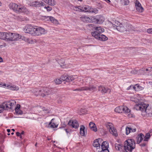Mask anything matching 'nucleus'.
I'll use <instances>...</instances> for the list:
<instances>
[{
  "mask_svg": "<svg viewBox=\"0 0 152 152\" xmlns=\"http://www.w3.org/2000/svg\"><path fill=\"white\" fill-rule=\"evenodd\" d=\"M94 31L91 33L92 36L96 39L102 41H105L108 39V38L102 33L104 31V29L101 26L94 27Z\"/></svg>",
  "mask_w": 152,
  "mask_h": 152,
  "instance_id": "obj_1",
  "label": "nucleus"
},
{
  "mask_svg": "<svg viewBox=\"0 0 152 152\" xmlns=\"http://www.w3.org/2000/svg\"><path fill=\"white\" fill-rule=\"evenodd\" d=\"M94 31L91 33L92 36L96 39L102 41H105L108 39V38L102 33L104 31V29L101 26L94 27Z\"/></svg>",
  "mask_w": 152,
  "mask_h": 152,
  "instance_id": "obj_2",
  "label": "nucleus"
},
{
  "mask_svg": "<svg viewBox=\"0 0 152 152\" xmlns=\"http://www.w3.org/2000/svg\"><path fill=\"white\" fill-rule=\"evenodd\" d=\"M9 8L17 13H24L27 14L28 12V10L24 6L19 4L12 3L9 5Z\"/></svg>",
  "mask_w": 152,
  "mask_h": 152,
  "instance_id": "obj_3",
  "label": "nucleus"
},
{
  "mask_svg": "<svg viewBox=\"0 0 152 152\" xmlns=\"http://www.w3.org/2000/svg\"><path fill=\"white\" fill-rule=\"evenodd\" d=\"M135 147V143L133 139L127 140L124 143V148L127 152H132Z\"/></svg>",
  "mask_w": 152,
  "mask_h": 152,
  "instance_id": "obj_4",
  "label": "nucleus"
},
{
  "mask_svg": "<svg viewBox=\"0 0 152 152\" xmlns=\"http://www.w3.org/2000/svg\"><path fill=\"white\" fill-rule=\"evenodd\" d=\"M7 41H17L21 38V35L15 33L10 32H7Z\"/></svg>",
  "mask_w": 152,
  "mask_h": 152,
  "instance_id": "obj_5",
  "label": "nucleus"
},
{
  "mask_svg": "<svg viewBox=\"0 0 152 152\" xmlns=\"http://www.w3.org/2000/svg\"><path fill=\"white\" fill-rule=\"evenodd\" d=\"M148 105V104H145L144 103L142 102L140 104H136L135 108L137 110H141L143 113H146V114L149 115L150 113L147 110Z\"/></svg>",
  "mask_w": 152,
  "mask_h": 152,
  "instance_id": "obj_6",
  "label": "nucleus"
},
{
  "mask_svg": "<svg viewBox=\"0 0 152 152\" xmlns=\"http://www.w3.org/2000/svg\"><path fill=\"white\" fill-rule=\"evenodd\" d=\"M16 103V102L14 100H11L8 102H6L3 103V106L5 110H13Z\"/></svg>",
  "mask_w": 152,
  "mask_h": 152,
  "instance_id": "obj_7",
  "label": "nucleus"
},
{
  "mask_svg": "<svg viewBox=\"0 0 152 152\" xmlns=\"http://www.w3.org/2000/svg\"><path fill=\"white\" fill-rule=\"evenodd\" d=\"M96 90V88L93 85H89V86H85L80 88L73 90V91H90L93 92Z\"/></svg>",
  "mask_w": 152,
  "mask_h": 152,
  "instance_id": "obj_8",
  "label": "nucleus"
},
{
  "mask_svg": "<svg viewBox=\"0 0 152 152\" xmlns=\"http://www.w3.org/2000/svg\"><path fill=\"white\" fill-rule=\"evenodd\" d=\"M92 23H95L101 24L104 20V18L102 15H98L92 17Z\"/></svg>",
  "mask_w": 152,
  "mask_h": 152,
  "instance_id": "obj_9",
  "label": "nucleus"
},
{
  "mask_svg": "<svg viewBox=\"0 0 152 152\" xmlns=\"http://www.w3.org/2000/svg\"><path fill=\"white\" fill-rule=\"evenodd\" d=\"M115 111L119 113H129L130 110L126 106H120L117 107L115 109Z\"/></svg>",
  "mask_w": 152,
  "mask_h": 152,
  "instance_id": "obj_10",
  "label": "nucleus"
},
{
  "mask_svg": "<svg viewBox=\"0 0 152 152\" xmlns=\"http://www.w3.org/2000/svg\"><path fill=\"white\" fill-rule=\"evenodd\" d=\"M47 32V30L41 27L34 28V31L33 33L34 36H39L41 34H46Z\"/></svg>",
  "mask_w": 152,
  "mask_h": 152,
  "instance_id": "obj_11",
  "label": "nucleus"
},
{
  "mask_svg": "<svg viewBox=\"0 0 152 152\" xmlns=\"http://www.w3.org/2000/svg\"><path fill=\"white\" fill-rule=\"evenodd\" d=\"M84 11L97 13L98 12V10L96 9H94L90 7L88 5L83 6H81V12Z\"/></svg>",
  "mask_w": 152,
  "mask_h": 152,
  "instance_id": "obj_12",
  "label": "nucleus"
},
{
  "mask_svg": "<svg viewBox=\"0 0 152 152\" xmlns=\"http://www.w3.org/2000/svg\"><path fill=\"white\" fill-rule=\"evenodd\" d=\"M34 27L31 25H28L26 26L23 29V31L26 33L31 34L33 35Z\"/></svg>",
  "mask_w": 152,
  "mask_h": 152,
  "instance_id": "obj_13",
  "label": "nucleus"
},
{
  "mask_svg": "<svg viewBox=\"0 0 152 152\" xmlns=\"http://www.w3.org/2000/svg\"><path fill=\"white\" fill-rule=\"evenodd\" d=\"M35 91L36 92H38V94L39 95L42 96L43 97L45 96L46 95H48L50 93V91H48V90L47 88H45L43 90V91H42V90H39L37 89H35Z\"/></svg>",
  "mask_w": 152,
  "mask_h": 152,
  "instance_id": "obj_14",
  "label": "nucleus"
},
{
  "mask_svg": "<svg viewBox=\"0 0 152 152\" xmlns=\"http://www.w3.org/2000/svg\"><path fill=\"white\" fill-rule=\"evenodd\" d=\"M92 16L88 17L87 16H82L80 17V20L86 23H92Z\"/></svg>",
  "mask_w": 152,
  "mask_h": 152,
  "instance_id": "obj_15",
  "label": "nucleus"
},
{
  "mask_svg": "<svg viewBox=\"0 0 152 152\" xmlns=\"http://www.w3.org/2000/svg\"><path fill=\"white\" fill-rule=\"evenodd\" d=\"M68 124L70 126L75 129L78 128L79 126V124L76 120H71L68 123Z\"/></svg>",
  "mask_w": 152,
  "mask_h": 152,
  "instance_id": "obj_16",
  "label": "nucleus"
},
{
  "mask_svg": "<svg viewBox=\"0 0 152 152\" xmlns=\"http://www.w3.org/2000/svg\"><path fill=\"white\" fill-rule=\"evenodd\" d=\"M98 91H100L102 93L104 94L107 92L110 93V90L108 88H105L103 86H100L98 87Z\"/></svg>",
  "mask_w": 152,
  "mask_h": 152,
  "instance_id": "obj_17",
  "label": "nucleus"
},
{
  "mask_svg": "<svg viewBox=\"0 0 152 152\" xmlns=\"http://www.w3.org/2000/svg\"><path fill=\"white\" fill-rule=\"evenodd\" d=\"M126 27H125V24L124 25L121 23L120 26H118V27L116 28V29L119 31L121 32H123L126 31Z\"/></svg>",
  "mask_w": 152,
  "mask_h": 152,
  "instance_id": "obj_18",
  "label": "nucleus"
},
{
  "mask_svg": "<svg viewBox=\"0 0 152 152\" xmlns=\"http://www.w3.org/2000/svg\"><path fill=\"white\" fill-rule=\"evenodd\" d=\"M54 118H53L51 120L50 122L48 124V127L53 128H56L58 127V125L54 123Z\"/></svg>",
  "mask_w": 152,
  "mask_h": 152,
  "instance_id": "obj_19",
  "label": "nucleus"
},
{
  "mask_svg": "<svg viewBox=\"0 0 152 152\" xmlns=\"http://www.w3.org/2000/svg\"><path fill=\"white\" fill-rule=\"evenodd\" d=\"M144 137V135L143 134L140 133L136 137L137 143L139 144L141 142L142 140Z\"/></svg>",
  "mask_w": 152,
  "mask_h": 152,
  "instance_id": "obj_20",
  "label": "nucleus"
},
{
  "mask_svg": "<svg viewBox=\"0 0 152 152\" xmlns=\"http://www.w3.org/2000/svg\"><path fill=\"white\" fill-rule=\"evenodd\" d=\"M49 5L53 6L56 4V2L54 0H42Z\"/></svg>",
  "mask_w": 152,
  "mask_h": 152,
  "instance_id": "obj_21",
  "label": "nucleus"
},
{
  "mask_svg": "<svg viewBox=\"0 0 152 152\" xmlns=\"http://www.w3.org/2000/svg\"><path fill=\"white\" fill-rule=\"evenodd\" d=\"M89 126L90 128L94 132H96L97 131V129L96 125L93 122H90L89 124Z\"/></svg>",
  "mask_w": 152,
  "mask_h": 152,
  "instance_id": "obj_22",
  "label": "nucleus"
},
{
  "mask_svg": "<svg viewBox=\"0 0 152 152\" xmlns=\"http://www.w3.org/2000/svg\"><path fill=\"white\" fill-rule=\"evenodd\" d=\"M110 133L115 137H117L118 135V133L117 130L114 127H113L109 131Z\"/></svg>",
  "mask_w": 152,
  "mask_h": 152,
  "instance_id": "obj_23",
  "label": "nucleus"
},
{
  "mask_svg": "<svg viewBox=\"0 0 152 152\" xmlns=\"http://www.w3.org/2000/svg\"><path fill=\"white\" fill-rule=\"evenodd\" d=\"M133 89L137 91H139L140 90H142L143 88L141 86H140L139 84H136L135 85L134 87H133Z\"/></svg>",
  "mask_w": 152,
  "mask_h": 152,
  "instance_id": "obj_24",
  "label": "nucleus"
},
{
  "mask_svg": "<svg viewBox=\"0 0 152 152\" xmlns=\"http://www.w3.org/2000/svg\"><path fill=\"white\" fill-rule=\"evenodd\" d=\"M85 127L83 125H81L80 126V133L82 136H85Z\"/></svg>",
  "mask_w": 152,
  "mask_h": 152,
  "instance_id": "obj_25",
  "label": "nucleus"
},
{
  "mask_svg": "<svg viewBox=\"0 0 152 152\" xmlns=\"http://www.w3.org/2000/svg\"><path fill=\"white\" fill-rule=\"evenodd\" d=\"M7 32H0V39L4 40H7Z\"/></svg>",
  "mask_w": 152,
  "mask_h": 152,
  "instance_id": "obj_26",
  "label": "nucleus"
},
{
  "mask_svg": "<svg viewBox=\"0 0 152 152\" xmlns=\"http://www.w3.org/2000/svg\"><path fill=\"white\" fill-rule=\"evenodd\" d=\"M152 67H148L146 69H143L142 68L140 70L141 72H143L145 73L147 72L149 73L152 70Z\"/></svg>",
  "mask_w": 152,
  "mask_h": 152,
  "instance_id": "obj_27",
  "label": "nucleus"
},
{
  "mask_svg": "<svg viewBox=\"0 0 152 152\" xmlns=\"http://www.w3.org/2000/svg\"><path fill=\"white\" fill-rule=\"evenodd\" d=\"M126 31H129L130 30H133L134 28L132 25L129 24H125Z\"/></svg>",
  "mask_w": 152,
  "mask_h": 152,
  "instance_id": "obj_28",
  "label": "nucleus"
},
{
  "mask_svg": "<svg viewBox=\"0 0 152 152\" xmlns=\"http://www.w3.org/2000/svg\"><path fill=\"white\" fill-rule=\"evenodd\" d=\"M115 149L116 150L120 151L122 150V148L123 147V145L115 143Z\"/></svg>",
  "mask_w": 152,
  "mask_h": 152,
  "instance_id": "obj_29",
  "label": "nucleus"
},
{
  "mask_svg": "<svg viewBox=\"0 0 152 152\" xmlns=\"http://www.w3.org/2000/svg\"><path fill=\"white\" fill-rule=\"evenodd\" d=\"M7 87L10 89L13 90H16L17 91L19 90V88L18 87L15 86H10L8 85L7 86Z\"/></svg>",
  "mask_w": 152,
  "mask_h": 152,
  "instance_id": "obj_30",
  "label": "nucleus"
},
{
  "mask_svg": "<svg viewBox=\"0 0 152 152\" xmlns=\"http://www.w3.org/2000/svg\"><path fill=\"white\" fill-rule=\"evenodd\" d=\"M151 137V135L149 133H147L145 136L144 137V139L143 141L144 142H148L149 139Z\"/></svg>",
  "mask_w": 152,
  "mask_h": 152,
  "instance_id": "obj_31",
  "label": "nucleus"
},
{
  "mask_svg": "<svg viewBox=\"0 0 152 152\" xmlns=\"http://www.w3.org/2000/svg\"><path fill=\"white\" fill-rule=\"evenodd\" d=\"M121 23L120 22H118V21H117L115 22V23L114 24L113 23H111V26L113 27L114 28H116V27H118V26H119L121 24Z\"/></svg>",
  "mask_w": 152,
  "mask_h": 152,
  "instance_id": "obj_32",
  "label": "nucleus"
},
{
  "mask_svg": "<svg viewBox=\"0 0 152 152\" xmlns=\"http://www.w3.org/2000/svg\"><path fill=\"white\" fill-rule=\"evenodd\" d=\"M31 4L32 6L35 7H40V4H39V2L38 1H35L33 2Z\"/></svg>",
  "mask_w": 152,
  "mask_h": 152,
  "instance_id": "obj_33",
  "label": "nucleus"
},
{
  "mask_svg": "<svg viewBox=\"0 0 152 152\" xmlns=\"http://www.w3.org/2000/svg\"><path fill=\"white\" fill-rule=\"evenodd\" d=\"M48 18L50 20L52 23L56 24L58 22L57 20L55 19L54 17L51 16H48Z\"/></svg>",
  "mask_w": 152,
  "mask_h": 152,
  "instance_id": "obj_34",
  "label": "nucleus"
},
{
  "mask_svg": "<svg viewBox=\"0 0 152 152\" xmlns=\"http://www.w3.org/2000/svg\"><path fill=\"white\" fill-rule=\"evenodd\" d=\"M105 125L106 127L107 128V129H109V131L113 127V124L111 123H106Z\"/></svg>",
  "mask_w": 152,
  "mask_h": 152,
  "instance_id": "obj_35",
  "label": "nucleus"
},
{
  "mask_svg": "<svg viewBox=\"0 0 152 152\" xmlns=\"http://www.w3.org/2000/svg\"><path fill=\"white\" fill-rule=\"evenodd\" d=\"M93 146L96 147H100V143H99L98 142L97 140L96 139L94 141L93 143Z\"/></svg>",
  "mask_w": 152,
  "mask_h": 152,
  "instance_id": "obj_36",
  "label": "nucleus"
},
{
  "mask_svg": "<svg viewBox=\"0 0 152 152\" xmlns=\"http://www.w3.org/2000/svg\"><path fill=\"white\" fill-rule=\"evenodd\" d=\"M101 146L102 147L103 146H104L105 149H107L109 147V144L106 141H104L102 142Z\"/></svg>",
  "mask_w": 152,
  "mask_h": 152,
  "instance_id": "obj_37",
  "label": "nucleus"
},
{
  "mask_svg": "<svg viewBox=\"0 0 152 152\" xmlns=\"http://www.w3.org/2000/svg\"><path fill=\"white\" fill-rule=\"evenodd\" d=\"M73 9L76 11L81 12V6H74L73 7Z\"/></svg>",
  "mask_w": 152,
  "mask_h": 152,
  "instance_id": "obj_38",
  "label": "nucleus"
},
{
  "mask_svg": "<svg viewBox=\"0 0 152 152\" xmlns=\"http://www.w3.org/2000/svg\"><path fill=\"white\" fill-rule=\"evenodd\" d=\"M136 8L137 11L140 12H142L144 10V9H143V7L141 6L140 7H136Z\"/></svg>",
  "mask_w": 152,
  "mask_h": 152,
  "instance_id": "obj_39",
  "label": "nucleus"
},
{
  "mask_svg": "<svg viewBox=\"0 0 152 152\" xmlns=\"http://www.w3.org/2000/svg\"><path fill=\"white\" fill-rule=\"evenodd\" d=\"M121 1L122 4L124 5H127L129 3V1L128 0H121Z\"/></svg>",
  "mask_w": 152,
  "mask_h": 152,
  "instance_id": "obj_40",
  "label": "nucleus"
},
{
  "mask_svg": "<svg viewBox=\"0 0 152 152\" xmlns=\"http://www.w3.org/2000/svg\"><path fill=\"white\" fill-rule=\"evenodd\" d=\"M58 64L61 66H62L64 65V61L63 59H61L59 60L58 61Z\"/></svg>",
  "mask_w": 152,
  "mask_h": 152,
  "instance_id": "obj_41",
  "label": "nucleus"
},
{
  "mask_svg": "<svg viewBox=\"0 0 152 152\" xmlns=\"http://www.w3.org/2000/svg\"><path fill=\"white\" fill-rule=\"evenodd\" d=\"M131 127H127L126 128V135H128L131 132Z\"/></svg>",
  "mask_w": 152,
  "mask_h": 152,
  "instance_id": "obj_42",
  "label": "nucleus"
},
{
  "mask_svg": "<svg viewBox=\"0 0 152 152\" xmlns=\"http://www.w3.org/2000/svg\"><path fill=\"white\" fill-rule=\"evenodd\" d=\"M54 82L56 84H61L62 81L61 80V79L60 78V79H57L54 80Z\"/></svg>",
  "mask_w": 152,
  "mask_h": 152,
  "instance_id": "obj_43",
  "label": "nucleus"
},
{
  "mask_svg": "<svg viewBox=\"0 0 152 152\" xmlns=\"http://www.w3.org/2000/svg\"><path fill=\"white\" fill-rule=\"evenodd\" d=\"M67 75H63L61 76L60 77V79H61L62 81H66V80L67 78Z\"/></svg>",
  "mask_w": 152,
  "mask_h": 152,
  "instance_id": "obj_44",
  "label": "nucleus"
},
{
  "mask_svg": "<svg viewBox=\"0 0 152 152\" xmlns=\"http://www.w3.org/2000/svg\"><path fill=\"white\" fill-rule=\"evenodd\" d=\"M15 112L16 113L18 114H22L23 113L22 111L20 109L18 110H15Z\"/></svg>",
  "mask_w": 152,
  "mask_h": 152,
  "instance_id": "obj_45",
  "label": "nucleus"
},
{
  "mask_svg": "<svg viewBox=\"0 0 152 152\" xmlns=\"http://www.w3.org/2000/svg\"><path fill=\"white\" fill-rule=\"evenodd\" d=\"M141 6V4H140V3L139 2L137 1V0H136V2H135V7H140V6Z\"/></svg>",
  "mask_w": 152,
  "mask_h": 152,
  "instance_id": "obj_46",
  "label": "nucleus"
},
{
  "mask_svg": "<svg viewBox=\"0 0 152 152\" xmlns=\"http://www.w3.org/2000/svg\"><path fill=\"white\" fill-rule=\"evenodd\" d=\"M147 144V142H143L140 145L141 147H145V146H146Z\"/></svg>",
  "mask_w": 152,
  "mask_h": 152,
  "instance_id": "obj_47",
  "label": "nucleus"
},
{
  "mask_svg": "<svg viewBox=\"0 0 152 152\" xmlns=\"http://www.w3.org/2000/svg\"><path fill=\"white\" fill-rule=\"evenodd\" d=\"M45 8L47 9L48 11L49 12L51 11L52 10V8L49 6L45 7Z\"/></svg>",
  "mask_w": 152,
  "mask_h": 152,
  "instance_id": "obj_48",
  "label": "nucleus"
},
{
  "mask_svg": "<svg viewBox=\"0 0 152 152\" xmlns=\"http://www.w3.org/2000/svg\"><path fill=\"white\" fill-rule=\"evenodd\" d=\"M70 79H71V81L74 80L76 77V76H70Z\"/></svg>",
  "mask_w": 152,
  "mask_h": 152,
  "instance_id": "obj_49",
  "label": "nucleus"
},
{
  "mask_svg": "<svg viewBox=\"0 0 152 152\" xmlns=\"http://www.w3.org/2000/svg\"><path fill=\"white\" fill-rule=\"evenodd\" d=\"M131 73L132 74H137L138 73V71L136 70L135 69L131 71Z\"/></svg>",
  "mask_w": 152,
  "mask_h": 152,
  "instance_id": "obj_50",
  "label": "nucleus"
},
{
  "mask_svg": "<svg viewBox=\"0 0 152 152\" xmlns=\"http://www.w3.org/2000/svg\"><path fill=\"white\" fill-rule=\"evenodd\" d=\"M20 105L19 104H17L16 107L15 109V110H18L20 109Z\"/></svg>",
  "mask_w": 152,
  "mask_h": 152,
  "instance_id": "obj_51",
  "label": "nucleus"
},
{
  "mask_svg": "<svg viewBox=\"0 0 152 152\" xmlns=\"http://www.w3.org/2000/svg\"><path fill=\"white\" fill-rule=\"evenodd\" d=\"M4 110H5L3 106V103L2 104L1 106L0 107V113L2 112Z\"/></svg>",
  "mask_w": 152,
  "mask_h": 152,
  "instance_id": "obj_52",
  "label": "nucleus"
},
{
  "mask_svg": "<svg viewBox=\"0 0 152 152\" xmlns=\"http://www.w3.org/2000/svg\"><path fill=\"white\" fill-rule=\"evenodd\" d=\"M70 76H67V78L66 80V82H71V79H70Z\"/></svg>",
  "mask_w": 152,
  "mask_h": 152,
  "instance_id": "obj_53",
  "label": "nucleus"
},
{
  "mask_svg": "<svg viewBox=\"0 0 152 152\" xmlns=\"http://www.w3.org/2000/svg\"><path fill=\"white\" fill-rule=\"evenodd\" d=\"M16 134L17 136H19L20 138H22V136L21 135L20 133L19 132H17L16 133Z\"/></svg>",
  "mask_w": 152,
  "mask_h": 152,
  "instance_id": "obj_54",
  "label": "nucleus"
},
{
  "mask_svg": "<svg viewBox=\"0 0 152 152\" xmlns=\"http://www.w3.org/2000/svg\"><path fill=\"white\" fill-rule=\"evenodd\" d=\"M97 140L98 142L99 143H101L102 141H103L102 139L101 138H99L98 139H96Z\"/></svg>",
  "mask_w": 152,
  "mask_h": 152,
  "instance_id": "obj_55",
  "label": "nucleus"
},
{
  "mask_svg": "<svg viewBox=\"0 0 152 152\" xmlns=\"http://www.w3.org/2000/svg\"><path fill=\"white\" fill-rule=\"evenodd\" d=\"M147 32L149 33L152 34V28H149L148 29Z\"/></svg>",
  "mask_w": 152,
  "mask_h": 152,
  "instance_id": "obj_56",
  "label": "nucleus"
},
{
  "mask_svg": "<svg viewBox=\"0 0 152 152\" xmlns=\"http://www.w3.org/2000/svg\"><path fill=\"white\" fill-rule=\"evenodd\" d=\"M101 147H102V151H106V150H108V148L105 149V148H104V146H103V147L101 146Z\"/></svg>",
  "mask_w": 152,
  "mask_h": 152,
  "instance_id": "obj_57",
  "label": "nucleus"
},
{
  "mask_svg": "<svg viewBox=\"0 0 152 152\" xmlns=\"http://www.w3.org/2000/svg\"><path fill=\"white\" fill-rule=\"evenodd\" d=\"M131 132H134L136 131V129L135 128H133L131 127Z\"/></svg>",
  "mask_w": 152,
  "mask_h": 152,
  "instance_id": "obj_58",
  "label": "nucleus"
},
{
  "mask_svg": "<svg viewBox=\"0 0 152 152\" xmlns=\"http://www.w3.org/2000/svg\"><path fill=\"white\" fill-rule=\"evenodd\" d=\"M1 143H0V150L1 151H2L3 150L4 147L2 145H1Z\"/></svg>",
  "mask_w": 152,
  "mask_h": 152,
  "instance_id": "obj_59",
  "label": "nucleus"
},
{
  "mask_svg": "<svg viewBox=\"0 0 152 152\" xmlns=\"http://www.w3.org/2000/svg\"><path fill=\"white\" fill-rule=\"evenodd\" d=\"M39 4H40V7L42 6H44L45 4V3L42 2V1L39 2Z\"/></svg>",
  "mask_w": 152,
  "mask_h": 152,
  "instance_id": "obj_60",
  "label": "nucleus"
},
{
  "mask_svg": "<svg viewBox=\"0 0 152 152\" xmlns=\"http://www.w3.org/2000/svg\"><path fill=\"white\" fill-rule=\"evenodd\" d=\"M133 87H134V86L133 85H131L128 88H127V90H129L131 88H133Z\"/></svg>",
  "mask_w": 152,
  "mask_h": 152,
  "instance_id": "obj_61",
  "label": "nucleus"
},
{
  "mask_svg": "<svg viewBox=\"0 0 152 152\" xmlns=\"http://www.w3.org/2000/svg\"><path fill=\"white\" fill-rule=\"evenodd\" d=\"M91 78L90 77H88L86 79V82H88L89 81H90L91 80Z\"/></svg>",
  "mask_w": 152,
  "mask_h": 152,
  "instance_id": "obj_62",
  "label": "nucleus"
},
{
  "mask_svg": "<svg viewBox=\"0 0 152 152\" xmlns=\"http://www.w3.org/2000/svg\"><path fill=\"white\" fill-rule=\"evenodd\" d=\"M64 130H65L67 134H68V133H69V132H70V131H68V130L67 129H65Z\"/></svg>",
  "mask_w": 152,
  "mask_h": 152,
  "instance_id": "obj_63",
  "label": "nucleus"
},
{
  "mask_svg": "<svg viewBox=\"0 0 152 152\" xmlns=\"http://www.w3.org/2000/svg\"><path fill=\"white\" fill-rule=\"evenodd\" d=\"M100 152H109V150H106V151H101Z\"/></svg>",
  "mask_w": 152,
  "mask_h": 152,
  "instance_id": "obj_64",
  "label": "nucleus"
}]
</instances>
